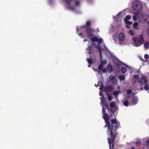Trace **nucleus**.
I'll use <instances>...</instances> for the list:
<instances>
[{
    "instance_id": "nucleus-5",
    "label": "nucleus",
    "mask_w": 149,
    "mask_h": 149,
    "mask_svg": "<svg viewBox=\"0 0 149 149\" xmlns=\"http://www.w3.org/2000/svg\"><path fill=\"white\" fill-rule=\"evenodd\" d=\"M138 82L141 84V86L146 83H148L147 78L145 76H143L138 81Z\"/></svg>"
},
{
    "instance_id": "nucleus-39",
    "label": "nucleus",
    "mask_w": 149,
    "mask_h": 149,
    "mask_svg": "<svg viewBox=\"0 0 149 149\" xmlns=\"http://www.w3.org/2000/svg\"><path fill=\"white\" fill-rule=\"evenodd\" d=\"M68 10H71L72 11H73L74 10V8H73L72 7H68Z\"/></svg>"
},
{
    "instance_id": "nucleus-35",
    "label": "nucleus",
    "mask_w": 149,
    "mask_h": 149,
    "mask_svg": "<svg viewBox=\"0 0 149 149\" xmlns=\"http://www.w3.org/2000/svg\"><path fill=\"white\" fill-rule=\"evenodd\" d=\"M132 93V91L130 89H127V94L128 95H129V94L131 93Z\"/></svg>"
},
{
    "instance_id": "nucleus-14",
    "label": "nucleus",
    "mask_w": 149,
    "mask_h": 149,
    "mask_svg": "<svg viewBox=\"0 0 149 149\" xmlns=\"http://www.w3.org/2000/svg\"><path fill=\"white\" fill-rule=\"evenodd\" d=\"M139 41L140 42V44H143L144 43L143 37L142 35H141L139 37Z\"/></svg>"
},
{
    "instance_id": "nucleus-10",
    "label": "nucleus",
    "mask_w": 149,
    "mask_h": 149,
    "mask_svg": "<svg viewBox=\"0 0 149 149\" xmlns=\"http://www.w3.org/2000/svg\"><path fill=\"white\" fill-rule=\"evenodd\" d=\"M113 90V87L112 86L110 85L109 86L106 87L104 88V91L105 92L112 91Z\"/></svg>"
},
{
    "instance_id": "nucleus-6",
    "label": "nucleus",
    "mask_w": 149,
    "mask_h": 149,
    "mask_svg": "<svg viewBox=\"0 0 149 149\" xmlns=\"http://www.w3.org/2000/svg\"><path fill=\"white\" fill-rule=\"evenodd\" d=\"M132 40L134 42L135 44L136 47L139 46L142 44H140L139 39L136 37H133L132 38Z\"/></svg>"
},
{
    "instance_id": "nucleus-7",
    "label": "nucleus",
    "mask_w": 149,
    "mask_h": 149,
    "mask_svg": "<svg viewBox=\"0 0 149 149\" xmlns=\"http://www.w3.org/2000/svg\"><path fill=\"white\" fill-rule=\"evenodd\" d=\"M109 79L111 80L113 84L116 85L117 84V79L113 76L111 75L109 77Z\"/></svg>"
},
{
    "instance_id": "nucleus-40",
    "label": "nucleus",
    "mask_w": 149,
    "mask_h": 149,
    "mask_svg": "<svg viewBox=\"0 0 149 149\" xmlns=\"http://www.w3.org/2000/svg\"><path fill=\"white\" fill-rule=\"evenodd\" d=\"M107 61L106 60H103L101 62V64L102 65H105L106 64Z\"/></svg>"
},
{
    "instance_id": "nucleus-20",
    "label": "nucleus",
    "mask_w": 149,
    "mask_h": 149,
    "mask_svg": "<svg viewBox=\"0 0 149 149\" xmlns=\"http://www.w3.org/2000/svg\"><path fill=\"white\" fill-rule=\"evenodd\" d=\"M102 108H107V109L108 111H109V109L108 108L107 105L106 104V103L102 104Z\"/></svg>"
},
{
    "instance_id": "nucleus-46",
    "label": "nucleus",
    "mask_w": 149,
    "mask_h": 149,
    "mask_svg": "<svg viewBox=\"0 0 149 149\" xmlns=\"http://www.w3.org/2000/svg\"><path fill=\"white\" fill-rule=\"evenodd\" d=\"M131 97V95H127L126 97V98L127 100H128Z\"/></svg>"
},
{
    "instance_id": "nucleus-22",
    "label": "nucleus",
    "mask_w": 149,
    "mask_h": 149,
    "mask_svg": "<svg viewBox=\"0 0 149 149\" xmlns=\"http://www.w3.org/2000/svg\"><path fill=\"white\" fill-rule=\"evenodd\" d=\"M131 18V16L130 15H127L126 16L125 18V21H127L130 19Z\"/></svg>"
},
{
    "instance_id": "nucleus-44",
    "label": "nucleus",
    "mask_w": 149,
    "mask_h": 149,
    "mask_svg": "<svg viewBox=\"0 0 149 149\" xmlns=\"http://www.w3.org/2000/svg\"><path fill=\"white\" fill-rule=\"evenodd\" d=\"M146 144L148 146H149V139H148L146 141Z\"/></svg>"
},
{
    "instance_id": "nucleus-53",
    "label": "nucleus",
    "mask_w": 149,
    "mask_h": 149,
    "mask_svg": "<svg viewBox=\"0 0 149 149\" xmlns=\"http://www.w3.org/2000/svg\"><path fill=\"white\" fill-rule=\"evenodd\" d=\"M131 148L132 149H135L134 147H132Z\"/></svg>"
},
{
    "instance_id": "nucleus-41",
    "label": "nucleus",
    "mask_w": 149,
    "mask_h": 149,
    "mask_svg": "<svg viewBox=\"0 0 149 149\" xmlns=\"http://www.w3.org/2000/svg\"><path fill=\"white\" fill-rule=\"evenodd\" d=\"M138 24L137 22H135L133 24V26L134 27H136L138 26Z\"/></svg>"
},
{
    "instance_id": "nucleus-1",
    "label": "nucleus",
    "mask_w": 149,
    "mask_h": 149,
    "mask_svg": "<svg viewBox=\"0 0 149 149\" xmlns=\"http://www.w3.org/2000/svg\"><path fill=\"white\" fill-rule=\"evenodd\" d=\"M107 109V108H102V113L103 114V118L106 124L104 127H108V132L116 130L117 129L120 127V123L117 122L116 118H113L110 123L109 115L105 113Z\"/></svg>"
},
{
    "instance_id": "nucleus-9",
    "label": "nucleus",
    "mask_w": 149,
    "mask_h": 149,
    "mask_svg": "<svg viewBox=\"0 0 149 149\" xmlns=\"http://www.w3.org/2000/svg\"><path fill=\"white\" fill-rule=\"evenodd\" d=\"M125 39V35L123 33H120L119 35V39L120 41H123Z\"/></svg>"
},
{
    "instance_id": "nucleus-43",
    "label": "nucleus",
    "mask_w": 149,
    "mask_h": 149,
    "mask_svg": "<svg viewBox=\"0 0 149 149\" xmlns=\"http://www.w3.org/2000/svg\"><path fill=\"white\" fill-rule=\"evenodd\" d=\"M101 102L102 103V104L106 103L105 100L104 99H103L102 98L101 99Z\"/></svg>"
},
{
    "instance_id": "nucleus-26",
    "label": "nucleus",
    "mask_w": 149,
    "mask_h": 149,
    "mask_svg": "<svg viewBox=\"0 0 149 149\" xmlns=\"http://www.w3.org/2000/svg\"><path fill=\"white\" fill-rule=\"evenodd\" d=\"M124 105L126 107H127L129 105V102L127 100H126L124 102Z\"/></svg>"
},
{
    "instance_id": "nucleus-48",
    "label": "nucleus",
    "mask_w": 149,
    "mask_h": 149,
    "mask_svg": "<svg viewBox=\"0 0 149 149\" xmlns=\"http://www.w3.org/2000/svg\"><path fill=\"white\" fill-rule=\"evenodd\" d=\"M141 88H140V89L141 90V91H143V87H142V86H141Z\"/></svg>"
},
{
    "instance_id": "nucleus-19",
    "label": "nucleus",
    "mask_w": 149,
    "mask_h": 149,
    "mask_svg": "<svg viewBox=\"0 0 149 149\" xmlns=\"http://www.w3.org/2000/svg\"><path fill=\"white\" fill-rule=\"evenodd\" d=\"M91 38V41L92 42H97L98 40V38L96 37H92Z\"/></svg>"
},
{
    "instance_id": "nucleus-37",
    "label": "nucleus",
    "mask_w": 149,
    "mask_h": 149,
    "mask_svg": "<svg viewBox=\"0 0 149 149\" xmlns=\"http://www.w3.org/2000/svg\"><path fill=\"white\" fill-rule=\"evenodd\" d=\"M80 2L79 1H75V4L76 6H78Z\"/></svg>"
},
{
    "instance_id": "nucleus-49",
    "label": "nucleus",
    "mask_w": 149,
    "mask_h": 149,
    "mask_svg": "<svg viewBox=\"0 0 149 149\" xmlns=\"http://www.w3.org/2000/svg\"><path fill=\"white\" fill-rule=\"evenodd\" d=\"M100 95H103V94H102V92L101 91H100Z\"/></svg>"
},
{
    "instance_id": "nucleus-32",
    "label": "nucleus",
    "mask_w": 149,
    "mask_h": 149,
    "mask_svg": "<svg viewBox=\"0 0 149 149\" xmlns=\"http://www.w3.org/2000/svg\"><path fill=\"white\" fill-rule=\"evenodd\" d=\"M134 78L136 80H139V77L138 75H134Z\"/></svg>"
},
{
    "instance_id": "nucleus-50",
    "label": "nucleus",
    "mask_w": 149,
    "mask_h": 149,
    "mask_svg": "<svg viewBox=\"0 0 149 149\" xmlns=\"http://www.w3.org/2000/svg\"><path fill=\"white\" fill-rule=\"evenodd\" d=\"M147 34H148V37H149V31H148Z\"/></svg>"
},
{
    "instance_id": "nucleus-57",
    "label": "nucleus",
    "mask_w": 149,
    "mask_h": 149,
    "mask_svg": "<svg viewBox=\"0 0 149 149\" xmlns=\"http://www.w3.org/2000/svg\"><path fill=\"white\" fill-rule=\"evenodd\" d=\"M96 70L98 72V71L96 69Z\"/></svg>"
},
{
    "instance_id": "nucleus-11",
    "label": "nucleus",
    "mask_w": 149,
    "mask_h": 149,
    "mask_svg": "<svg viewBox=\"0 0 149 149\" xmlns=\"http://www.w3.org/2000/svg\"><path fill=\"white\" fill-rule=\"evenodd\" d=\"M107 68L108 72L109 73H111L112 72L113 70V69L112 65L110 64H109L107 66Z\"/></svg>"
},
{
    "instance_id": "nucleus-36",
    "label": "nucleus",
    "mask_w": 149,
    "mask_h": 149,
    "mask_svg": "<svg viewBox=\"0 0 149 149\" xmlns=\"http://www.w3.org/2000/svg\"><path fill=\"white\" fill-rule=\"evenodd\" d=\"M113 97L111 95H109L108 96V99L109 101H110L111 100H112L113 99Z\"/></svg>"
},
{
    "instance_id": "nucleus-31",
    "label": "nucleus",
    "mask_w": 149,
    "mask_h": 149,
    "mask_svg": "<svg viewBox=\"0 0 149 149\" xmlns=\"http://www.w3.org/2000/svg\"><path fill=\"white\" fill-rule=\"evenodd\" d=\"M129 33L132 36H133L134 35L133 31L132 30H130L129 31Z\"/></svg>"
},
{
    "instance_id": "nucleus-33",
    "label": "nucleus",
    "mask_w": 149,
    "mask_h": 149,
    "mask_svg": "<svg viewBox=\"0 0 149 149\" xmlns=\"http://www.w3.org/2000/svg\"><path fill=\"white\" fill-rule=\"evenodd\" d=\"M116 66L117 68H118L121 65V63L120 62H117L116 63Z\"/></svg>"
},
{
    "instance_id": "nucleus-2",
    "label": "nucleus",
    "mask_w": 149,
    "mask_h": 149,
    "mask_svg": "<svg viewBox=\"0 0 149 149\" xmlns=\"http://www.w3.org/2000/svg\"><path fill=\"white\" fill-rule=\"evenodd\" d=\"M111 136V140L110 138L108 139L109 144V149H113L114 142L115 139L116 130L108 132Z\"/></svg>"
},
{
    "instance_id": "nucleus-28",
    "label": "nucleus",
    "mask_w": 149,
    "mask_h": 149,
    "mask_svg": "<svg viewBox=\"0 0 149 149\" xmlns=\"http://www.w3.org/2000/svg\"><path fill=\"white\" fill-rule=\"evenodd\" d=\"M136 143L138 145H140L141 144V142L140 140H138L136 141Z\"/></svg>"
},
{
    "instance_id": "nucleus-17",
    "label": "nucleus",
    "mask_w": 149,
    "mask_h": 149,
    "mask_svg": "<svg viewBox=\"0 0 149 149\" xmlns=\"http://www.w3.org/2000/svg\"><path fill=\"white\" fill-rule=\"evenodd\" d=\"M126 68L125 67H123L121 69V72L123 73H125L126 72Z\"/></svg>"
},
{
    "instance_id": "nucleus-45",
    "label": "nucleus",
    "mask_w": 149,
    "mask_h": 149,
    "mask_svg": "<svg viewBox=\"0 0 149 149\" xmlns=\"http://www.w3.org/2000/svg\"><path fill=\"white\" fill-rule=\"evenodd\" d=\"M102 70L103 73H104L106 72V70L105 69H102Z\"/></svg>"
},
{
    "instance_id": "nucleus-16",
    "label": "nucleus",
    "mask_w": 149,
    "mask_h": 149,
    "mask_svg": "<svg viewBox=\"0 0 149 149\" xmlns=\"http://www.w3.org/2000/svg\"><path fill=\"white\" fill-rule=\"evenodd\" d=\"M143 85H145L144 89L145 90L147 91L149 90V86L148 84V83H146Z\"/></svg>"
},
{
    "instance_id": "nucleus-27",
    "label": "nucleus",
    "mask_w": 149,
    "mask_h": 149,
    "mask_svg": "<svg viewBox=\"0 0 149 149\" xmlns=\"http://www.w3.org/2000/svg\"><path fill=\"white\" fill-rule=\"evenodd\" d=\"M103 66L102 64H100L98 66V69L100 71L102 69Z\"/></svg>"
},
{
    "instance_id": "nucleus-24",
    "label": "nucleus",
    "mask_w": 149,
    "mask_h": 149,
    "mask_svg": "<svg viewBox=\"0 0 149 149\" xmlns=\"http://www.w3.org/2000/svg\"><path fill=\"white\" fill-rule=\"evenodd\" d=\"M144 47L146 48H148L149 47V43L148 42H146L144 45Z\"/></svg>"
},
{
    "instance_id": "nucleus-38",
    "label": "nucleus",
    "mask_w": 149,
    "mask_h": 149,
    "mask_svg": "<svg viewBox=\"0 0 149 149\" xmlns=\"http://www.w3.org/2000/svg\"><path fill=\"white\" fill-rule=\"evenodd\" d=\"M149 55L147 54H145L144 56L146 60L148 59V58H149Z\"/></svg>"
},
{
    "instance_id": "nucleus-25",
    "label": "nucleus",
    "mask_w": 149,
    "mask_h": 149,
    "mask_svg": "<svg viewBox=\"0 0 149 149\" xmlns=\"http://www.w3.org/2000/svg\"><path fill=\"white\" fill-rule=\"evenodd\" d=\"M97 48L98 49V51H99V53H100V59H101V60L102 56V53H101V50H102L101 49V48H100V47H97Z\"/></svg>"
},
{
    "instance_id": "nucleus-30",
    "label": "nucleus",
    "mask_w": 149,
    "mask_h": 149,
    "mask_svg": "<svg viewBox=\"0 0 149 149\" xmlns=\"http://www.w3.org/2000/svg\"><path fill=\"white\" fill-rule=\"evenodd\" d=\"M97 41L98 43L100 44L103 41V40L102 38H99L98 39Z\"/></svg>"
},
{
    "instance_id": "nucleus-55",
    "label": "nucleus",
    "mask_w": 149,
    "mask_h": 149,
    "mask_svg": "<svg viewBox=\"0 0 149 149\" xmlns=\"http://www.w3.org/2000/svg\"><path fill=\"white\" fill-rule=\"evenodd\" d=\"M87 41V40L86 39L84 40V41L85 42Z\"/></svg>"
},
{
    "instance_id": "nucleus-8",
    "label": "nucleus",
    "mask_w": 149,
    "mask_h": 149,
    "mask_svg": "<svg viewBox=\"0 0 149 149\" xmlns=\"http://www.w3.org/2000/svg\"><path fill=\"white\" fill-rule=\"evenodd\" d=\"M91 23L90 21L88 20L86 22L85 24L81 26V28L82 29H86V28L91 27Z\"/></svg>"
},
{
    "instance_id": "nucleus-18",
    "label": "nucleus",
    "mask_w": 149,
    "mask_h": 149,
    "mask_svg": "<svg viewBox=\"0 0 149 149\" xmlns=\"http://www.w3.org/2000/svg\"><path fill=\"white\" fill-rule=\"evenodd\" d=\"M125 76L124 75H121L119 76V79L121 81L125 80Z\"/></svg>"
},
{
    "instance_id": "nucleus-3",
    "label": "nucleus",
    "mask_w": 149,
    "mask_h": 149,
    "mask_svg": "<svg viewBox=\"0 0 149 149\" xmlns=\"http://www.w3.org/2000/svg\"><path fill=\"white\" fill-rule=\"evenodd\" d=\"M132 7L134 10L137 11H140L142 9V5L139 1H134L133 2Z\"/></svg>"
},
{
    "instance_id": "nucleus-42",
    "label": "nucleus",
    "mask_w": 149,
    "mask_h": 149,
    "mask_svg": "<svg viewBox=\"0 0 149 149\" xmlns=\"http://www.w3.org/2000/svg\"><path fill=\"white\" fill-rule=\"evenodd\" d=\"M133 18L134 21H136L137 20V17L136 16L134 15L133 17Z\"/></svg>"
},
{
    "instance_id": "nucleus-21",
    "label": "nucleus",
    "mask_w": 149,
    "mask_h": 149,
    "mask_svg": "<svg viewBox=\"0 0 149 149\" xmlns=\"http://www.w3.org/2000/svg\"><path fill=\"white\" fill-rule=\"evenodd\" d=\"M110 106L111 107H115L114 102H111L110 103Z\"/></svg>"
},
{
    "instance_id": "nucleus-56",
    "label": "nucleus",
    "mask_w": 149,
    "mask_h": 149,
    "mask_svg": "<svg viewBox=\"0 0 149 149\" xmlns=\"http://www.w3.org/2000/svg\"><path fill=\"white\" fill-rule=\"evenodd\" d=\"M95 86H96L97 87V86H98V85H96V84H95Z\"/></svg>"
},
{
    "instance_id": "nucleus-29",
    "label": "nucleus",
    "mask_w": 149,
    "mask_h": 149,
    "mask_svg": "<svg viewBox=\"0 0 149 149\" xmlns=\"http://www.w3.org/2000/svg\"><path fill=\"white\" fill-rule=\"evenodd\" d=\"M116 109H113L112 108H111L110 111L112 113H113L116 111Z\"/></svg>"
},
{
    "instance_id": "nucleus-12",
    "label": "nucleus",
    "mask_w": 149,
    "mask_h": 149,
    "mask_svg": "<svg viewBox=\"0 0 149 149\" xmlns=\"http://www.w3.org/2000/svg\"><path fill=\"white\" fill-rule=\"evenodd\" d=\"M132 103L133 104H136L137 103L138 98L136 96H133L132 97Z\"/></svg>"
},
{
    "instance_id": "nucleus-54",
    "label": "nucleus",
    "mask_w": 149,
    "mask_h": 149,
    "mask_svg": "<svg viewBox=\"0 0 149 149\" xmlns=\"http://www.w3.org/2000/svg\"><path fill=\"white\" fill-rule=\"evenodd\" d=\"M140 59H141L142 61H144L145 60H144L143 59H142V58H140Z\"/></svg>"
},
{
    "instance_id": "nucleus-51",
    "label": "nucleus",
    "mask_w": 149,
    "mask_h": 149,
    "mask_svg": "<svg viewBox=\"0 0 149 149\" xmlns=\"http://www.w3.org/2000/svg\"><path fill=\"white\" fill-rule=\"evenodd\" d=\"M91 64H89V65H88V67H90L91 66Z\"/></svg>"
},
{
    "instance_id": "nucleus-47",
    "label": "nucleus",
    "mask_w": 149,
    "mask_h": 149,
    "mask_svg": "<svg viewBox=\"0 0 149 149\" xmlns=\"http://www.w3.org/2000/svg\"><path fill=\"white\" fill-rule=\"evenodd\" d=\"M103 86L102 85V86H101V87L99 88V89L101 90H103Z\"/></svg>"
},
{
    "instance_id": "nucleus-52",
    "label": "nucleus",
    "mask_w": 149,
    "mask_h": 149,
    "mask_svg": "<svg viewBox=\"0 0 149 149\" xmlns=\"http://www.w3.org/2000/svg\"><path fill=\"white\" fill-rule=\"evenodd\" d=\"M79 35L82 36V34L81 33H79Z\"/></svg>"
},
{
    "instance_id": "nucleus-4",
    "label": "nucleus",
    "mask_w": 149,
    "mask_h": 149,
    "mask_svg": "<svg viewBox=\"0 0 149 149\" xmlns=\"http://www.w3.org/2000/svg\"><path fill=\"white\" fill-rule=\"evenodd\" d=\"M86 35L85 36L86 37L91 38L94 35V33L95 32V29L91 28H86L85 29Z\"/></svg>"
},
{
    "instance_id": "nucleus-15",
    "label": "nucleus",
    "mask_w": 149,
    "mask_h": 149,
    "mask_svg": "<svg viewBox=\"0 0 149 149\" xmlns=\"http://www.w3.org/2000/svg\"><path fill=\"white\" fill-rule=\"evenodd\" d=\"M86 60L87 61L88 63L89 64H91L93 62V61L91 57L90 58H86Z\"/></svg>"
},
{
    "instance_id": "nucleus-58",
    "label": "nucleus",
    "mask_w": 149,
    "mask_h": 149,
    "mask_svg": "<svg viewBox=\"0 0 149 149\" xmlns=\"http://www.w3.org/2000/svg\"><path fill=\"white\" fill-rule=\"evenodd\" d=\"M148 24L149 25V21L148 22Z\"/></svg>"
},
{
    "instance_id": "nucleus-34",
    "label": "nucleus",
    "mask_w": 149,
    "mask_h": 149,
    "mask_svg": "<svg viewBox=\"0 0 149 149\" xmlns=\"http://www.w3.org/2000/svg\"><path fill=\"white\" fill-rule=\"evenodd\" d=\"M125 22L126 24L130 25L132 24V22L128 21V20L125 21Z\"/></svg>"
},
{
    "instance_id": "nucleus-23",
    "label": "nucleus",
    "mask_w": 149,
    "mask_h": 149,
    "mask_svg": "<svg viewBox=\"0 0 149 149\" xmlns=\"http://www.w3.org/2000/svg\"><path fill=\"white\" fill-rule=\"evenodd\" d=\"M118 93L119 92L118 91H115L113 92V94L114 95L115 97H116Z\"/></svg>"
},
{
    "instance_id": "nucleus-13",
    "label": "nucleus",
    "mask_w": 149,
    "mask_h": 149,
    "mask_svg": "<svg viewBox=\"0 0 149 149\" xmlns=\"http://www.w3.org/2000/svg\"><path fill=\"white\" fill-rule=\"evenodd\" d=\"M87 50L89 51L88 54H91L93 53V50L92 48V47L90 46H88V47L86 49Z\"/></svg>"
}]
</instances>
